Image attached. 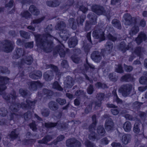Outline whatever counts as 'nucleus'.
<instances>
[{
  "mask_svg": "<svg viewBox=\"0 0 147 147\" xmlns=\"http://www.w3.org/2000/svg\"><path fill=\"white\" fill-rule=\"evenodd\" d=\"M53 28L52 25L51 24L45 28V34L44 35L37 34L35 36L38 46L47 53L51 52L53 47V43L51 40L53 36L50 35Z\"/></svg>",
  "mask_w": 147,
  "mask_h": 147,
  "instance_id": "obj_1",
  "label": "nucleus"
},
{
  "mask_svg": "<svg viewBox=\"0 0 147 147\" xmlns=\"http://www.w3.org/2000/svg\"><path fill=\"white\" fill-rule=\"evenodd\" d=\"M27 104L22 102L21 104L17 103L15 105H11L9 107V109L12 112H17L18 111L19 108H22L23 109H30L34 108L35 103L36 102V100H34L33 101H31L29 99H27L26 100Z\"/></svg>",
  "mask_w": 147,
  "mask_h": 147,
  "instance_id": "obj_2",
  "label": "nucleus"
},
{
  "mask_svg": "<svg viewBox=\"0 0 147 147\" xmlns=\"http://www.w3.org/2000/svg\"><path fill=\"white\" fill-rule=\"evenodd\" d=\"M14 47V42L9 40H4L0 43V49L7 53L12 51Z\"/></svg>",
  "mask_w": 147,
  "mask_h": 147,
  "instance_id": "obj_3",
  "label": "nucleus"
},
{
  "mask_svg": "<svg viewBox=\"0 0 147 147\" xmlns=\"http://www.w3.org/2000/svg\"><path fill=\"white\" fill-rule=\"evenodd\" d=\"M92 119L93 123L90 125L88 127L89 131L90 133L89 135L88 138L90 140L94 141L96 139L95 131L96 122V116L95 115L92 116Z\"/></svg>",
  "mask_w": 147,
  "mask_h": 147,
  "instance_id": "obj_4",
  "label": "nucleus"
},
{
  "mask_svg": "<svg viewBox=\"0 0 147 147\" xmlns=\"http://www.w3.org/2000/svg\"><path fill=\"white\" fill-rule=\"evenodd\" d=\"M92 11L97 14L100 15H103L107 17L109 16L110 12L107 9H105L102 6L95 5L92 7Z\"/></svg>",
  "mask_w": 147,
  "mask_h": 147,
  "instance_id": "obj_5",
  "label": "nucleus"
},
{
  "mask_svg": "<svg viewBox=\"0 0 147 147\" xmlns=\"http://www.w3.org/2000/svg\"><path fill=\"white\" fill-rule=\"evenodd\" d=\"M136 20V17H132L130 14L126 13L124 14L122 21L125 25L130 26L132 24H135L137 23Z\"/></svg>",
  "mask_w": 147,
  "mask_h": 147,
  "instance_id": "obj_6",
  "label": "nucleus"
},
{
  "mask_svg": "<svg viewBox=\"0 0 147 147\" xmlns=\"http://www.w3.org/2000/svg\"><path fill=\"white\" fill-rule=\"evenodd\" d=\"M87 17L89 19L90 22L87 21L85 23L84 31H87L90 30L91 28V23L95 24L96 19V16L93 13H90L87 16Z\"/></svg>",
  "mask_w": 147,
  "mask_h": 147,
  "instance_id": "obj_7",
  "label": "nucleus"
},
{
  "mask_svg": "<svg viewBox=\"0 0 147 147\" xmlns=\"http://www.w3.org/2000/svg\"><path fill=\"white\" fill-rule=\"evenodd\" d=\"M132 88V86L131 84H127L122 85L119 90L123 96L127 97L131 93Z\"/></svg>",
  "mask_w": 147,
  "mask_h": 147,
  "instance_id": "obj_8",
  "label": "nucleus"
},
{
  "mask_svg": "<svg viewBox=\"0 0 147 147\" xmlns=\"http://www.w3.org/2000/svg\"><path fill=\"white\" fill-rule=\"evenodd\" d=\"M54 138L53 136L47 135L45 136L42 140L38 141V142L39 144H44L48 145H51L53 144L56 145V141L54 140L52 142L48 144V142L50 141L52 139Z\"/></svg>",
  "mask_w": 147,
  "mask_h": 147,
  "instance_id": "obj_9",
  "label": "nucleus"
},
{
  "mask_svg": "<svg viewBox=\"0 0 147 147\" xmlns=\"http://www.w3.org/2000/svg\"><path fill=\"white\" fill-rule=\"evenodd\" d=\"M27 84L28 89L31 91H36L37 90L38 86L41 88L43 86V84L39 81L29 82Z\"/></svg>",
  "mask_w": 147,
  "mask_h": 147,
  "instance_id": "obj_10",
  "label": "nucleus"
},
{
  "mask_svg": "<svg viewBox=\"0 0 147 147\" xmlns=\"http://www.w3.org/2000/svg\"><path fill=\"white\" fill-rule=\"evenodd\" d=\"M11 96L10 95L7 94H4L2 96L3 98L6 100L9 101L10 103H12L10 107L12 105H13L14 104L15 105L17 103L13 102L15 100L17 97L16 93L15 91H13L10 94Z\"/></svg>",
  "mask_w": 147,
  "mask_h": 147,
  "instance_id": "obj_11",
  "label": "nucleus"
},
{
  "mask_svg": "<svg viewBox=\"0 0 147 147\" xmlns=\"http://www.w3.org/2000/svg\"><path fill=\"white\" fill-rule=\"evenodd\" d=\"M66 146L68 147H81V143L74 138L67 140L66 141Z\"/></svg>",
  "mask_w": 147,
  "mask_h": 147,
  "instance_id": "obj_12",
  "label": "nucleus"
},
{
  "mask_svg": "<svg viewBox=\"0 0 147 147\" xmlns=\"http://www.w3.org/2000/svg\"><path fill=\"white\" fill-rule=\"evenodd\" d=\"M103 55V54L98 51H95L93 52L91 54V57L92 59L96 63L99 62L101 59L102 56Z\"/></svg>",
  "mask_w": 147,
  "mask_h": 147,
  "instance_id": "obj_13",
  "label": "nucleus"
},
{
  "mask_svg": "<svg viewBox=\"0 0 147 147\" xmlns=\"http://www.w3.org/2000/svg\"><path fill=\"white\" fill-rule=\"evenodd\" d=\"M105 29L102 28L101 29H98L95 30L93 32V36L96 38H105L104 31Z\"/></svg>",
  "mask_w": 147,
  "mask_h": 147,
  "instance_id": "obj_14",
  "label": "nucleus"
},
{
  "mask_svg": "<svg viewBox=\"0 0 147 147\" xmlns=\"http://www.w3.org/2000/svg\"><path fill=\"white\" fill-rule=\"evenodd\" d=\"M10 79L6 77H0V91L5 90L7 87L5 84L8 83Z\"/></svg>",
  "mask_w": 147,
  "mask_h": 147,
  "instance_id": "obj_15",
  "label": "nucleus"
},
{
  "mask_svg": "<svg viewBox=\"0 0 147 147\" xmlns=\"http://www.w3.org/2000/svg\"><path fill=\"white\" fill-rule=\"evenodd\" d=\"M74 81L73 78L69 76H67L64 82L65 88H71L74 85Z\"/></svg>",
  "mask_w": 147,
  "mask_h": 147,
  "instance_id": "obj_16",
  "label": "nucleus"
},
{
  "mask_svg": "<svg viewBox=\"0 0 147 147\" xmlns=\"http://www.w3.org/2000/svg\"><path fill=\"white\" fill-rule=\"evenodd\" d=\"M119 49L124 53L128 50L132 49V46L131 43H129L128 45H126L125 42L124 41L121 42L118 46Z\"/></svg>",
  "mask_w": 147,
  "mask_h": 147,
  "instance_id": "obj_17",
  "label": "nucleus"
},
{
  "mask_svg": "<svg viewBox=\"0 0 147 147\" xmlns=\"http://www.w3.org/2000/svg\"><path fill=\"white\" fill-rule=\"evenodd\" d=\"M24 55V51L22 48H17L14 52L13 58L18 59L20 58L22 55L23 56Z\"/></svg>",
  "mask_w": 147,
  "mask_h": 147,
  "instance_id": "obj_18",
  "label": "nucleus"
},
{
  "mask_svg": "<svg viewBox=\"0 0 147 147\" xmlns=\"http://www.w3.org/2000/svg\"><path fill=\"white\" fill-rule=\"evenodd\" d=\"M33 62V59L30 55L28 56L22 58L20 62L21 64H26L28 65H30Z\"/></svg>",
  "mask_w": 147,
  "mask_h": 147,
  "instance_id": "obj_19",
  "label": "nucleus"
},
{
  "mask_svg": "<svg viewBox=\"0 0 147 147\" xmlns=\"http://www.w3.org/2000/svg\"><path fill=\"white\" fill-rule=\"evenodd\" d=\"M147 40V37L146 35L144 32H141L138 35V36L136 38L135 41L138 44H140L143 40Z\"/></svg>",
  "mask_w": 147,
  "mask_h": 147,
  "instance_id": "obj_20",
  "label": "nucleus"
},
{
  "mask_svg": "<svg viewBox=\"0 0 147 147\" xmlns=\"http://www.w3.org/2000/svg\"><path fill=\"white\" fill-rule=\"evenodd\" d=\"M54 76L53 72L51 70L47 71L43 74L45 80L47 81H49L52 80Z\"/></svg>",
  "mask_w": 147,
  "mask_h": 147,
  "instance_id": "obj_21",
  "label": "nucleus"
},
{
  "mask_svg": "<svg viewBox=\"0 0 147 147\" xmlns=\"http://www.w3.org/2000/svg\"><path fill=\"white\" fill-rule=\"evenodd\" d=\"M114 123L112 120L110 118L107 119L105 121V127L106 129L108 131L111 130L113 129Z\"/></svg>",
  "mask_w": 147,
  "mask_h": 147,
  "instance_id": "obj_22",
  "label": "nucleus"
},
{
  "mask_svg": "<svg viewBox=\"0 0 147 147\" xmlns=\"http://www.w3.org/2000/svg\"><path fill=\"white\" fill-rule=\"evenodd\" d=\"M145 51V49L143 48L140 47H138L135 49L133 53V54H135L140 57H141L143 53Z\"/></svg>",
  "mask_w": 147,
  "mask_h": 147,
  "instance_id": "obj_23",
  "label": "nucleus"
},
{
  "mask_svg": "<svg viewBox=\"0 0 147 147\" xmlns=\"http://www.w3.org/2000/svg\"><path fill=\"white\" fill-rule=\"evenodd\" d=\"M59 42L61 44V46L58 45L57 46L55 49L57 50V52L59 53L61 57H64L65 54V52L63 48V47H64V46L63 44L61 43L60 41Z\"/></svg>",
  "mask_w": 147,
  "mask_h": 147,
  "instance_id": "obj_24",
  "label": "nucleus"
},
{
  "mask_svg": "<svg viewBox=\"0 0 147 147\" xmlns=\"http://www.w3.org/2000/svg\"><path fill=\"white\" fill-rule=\"evenodd\" d=\"M78 40L76 37L69 38L68 41V45L70 48L74 47L78 44Z\"/></svg>",
  "mask_w": 147,
  "mask_h": 147,
  "instance_id": "obj_25",
  "label": "nucleus"
},
{
  "mask_svg": "<svg viewBox=\"0 0 147 147\" xmlns=\"http://www.w3.org/2000/svg\"><path fill=\"white\" fill-rule=\"evenodd\" d=\"M131 136L130 134H126L123 135L122 138V143L125 145L127 144L131 140Z\"/></svg>",
  "mask_w": 147,
  "mask_h": 147,
  "instance_id": "obj_26",
  "label": "nucleus"
},
{
  "mask_svg": "<svg viewBox=\"0 0 147 147\" xmlns=\"http://www.w3.org/2000/svg\"><path fill=\"white\" fill-rule=\"evenodd\" d=\"M105 52L107 53H110L112 51L113 48V43L110 41L107 42L105 45Z\"/></svg>",
  "mask_w": 147,
  "mask_h": 147,
  "instance_id": "obj_27",
  "label": "nucleus"
},
{
  "mask_svg": "<svg viewBox=\"0 0 147 147\" xmlns=\"http://www.w3.org/2000/svg\"><path fill=\"white\" fill-rule=\"evenodd\" d=\"M107 106L110 108H113L111 110L112 113L114 115H116L118 114L119 112V110L117 109H115L117 108V107L112 104H107Z\"/></svg>",
  "mask_w": 147,
  "mask_h": 147,
  "instance_id": "obj_28",
  "label": "nucleus"
},
{
  "mask_svg": "<svg viewBox=\"0 0 147 147\" xmlns=\"http://www.w3.org/2000/svg\"><path fill=\"white\" fill-rule=\"evenodd\" d=\"M68 31L64 28L63 30L61 31L60 33V37L63 40L65 41L68 38Z\"/></svg>",
  "mask_w": 147,
  "mask_h": 147,
  "instance_id": "obj_29",
  "label": "nucleus"
},
{
  "mask_svg": "<svg viewBox=\"0 0 147 147\" xmlns=\"http://www.w3.org/2000/svg\"><path fill=\"white\" fill-rule=\"evenodd\" d=\"M18 129H13V131H11V133L8 135V136L9 138L11 139V140H13L15 139L18 136L19 133L17 131Z\"/></svg>",
  "mask_w": 147,
  "mask_h": 147,
  "instance_id": "obj_30",
  "label": "nucleus"
},
{
  "mask_svg": "<svg viewBox=\"0 0 147 147\" xmlns=\"http://www.w3.org/2000/svg\"><path fill=\"white\" fill-rule=\"evenodd\" d=\"M48 107L52 111L56 110L58 109L57 104L54 101H51L48 103Z\"/></svg>",
  "mask_w": 147,
  "mask_h": 147,
  "instance_id": "obj_31",
  "label": "nucleus"
},
{
  "mask_svg": "<svg viewBox=\"0 0 147 147\" xmlns=\"http://www.w3.org/2000/svg\"><path fill=\"white\" fill-rule=\"evenodd\" d=\"M29 10L34 15L37 16L40 13L39 9L34 5H32L29 7Z\"/></svg>",
  "mask_w": 147,
  "mask_h": 147,
  "instance_id": "obj_32",
  "label": "nucleus"
},
{
  "mask_svg": "<svg viewBox=\"0 0 147 147\" xmlns=\"http://www.w3.org/2000/svg\"><path fill=\"white\" fill-rule=\"evenodd\" d=\"M68 25L73 30L77 28V23L75 20L73 18H70L68 20Z\"/></svg>",
  "mask_w": 147,
  "mask_h": 147,
  "instance_id": "obj_33",
  "label": "nucleus"
},
{
  "mask_svg": "<svg viewBox=\"0 0 147 147\" xmlns=\"http://www.w3.org/2000/svg\"><path fill=\"white\" fill-rule=\"evenodd\" d=\"M47 5L51 7H55L58 6L60 4V2L57 0L49 1L47 2Z\"/></svg>",
  "mask_w": 147,
  "mask_h": 147,
  "instance_id": "obj_34",
  "label": "nucleus"
},
{
  "mask_svg": "<svg viewBox=\"0 0 147 147\" xmlns=\"http://www.w3.org/2000/svg\"><path fill=\"white\" fill-rule=\"evenodd\" d=\"M66 24L63 21H59L55 26V29L57 30H61L65 28Z\"/></svg>",
  "mask_w": 147,
  "mask_h": 147,
  "instance_id": "obj_35",
  "label": "nucleus"
},
{
  "mask_svg": "<svg viewBox=\"0 0 147 147\" xmlns=\"http://www.w3.org/2000/svg\"><path fill=\"white\" fill-rule=\"evenodd\" d=\"M112 24L113 26L119 29H121V26L120 21L117 19H114L112 21Z\"/></svg>",
  "mask_w": 147,
  "mask_h": 147,
  "instance_id": "obj_36",
  "label": "nucleus"
},
{
  "mask_svg": "<svg viewBox=\"0 0 147 147\" xmlns=\"http://www.w3.org/2000/svg\"><path fill=\"white\" fill-rule=\"evenodd\" d=\"M123 128L125 131H130L131 128V125L130 122L128 121L125 122L123 124Z\"/></svg>",
  "mask_w": 147,
  "mask_h": 147,
  "instance_id": "obj_37",
  "label": "nucleus"
},
{
  "mask_svg": "<svg viewBox=\"0 0 147 147\" xmlns=\"http://www.w3.org/2000/svg\"><path fill=\"white\" fill-rule=\"evenodd\" d=\"M37 73L38 75H36L34 72L30 73L29 75V77L30 78L34 80H36L40 78L42 76V72L41 71H38Z\"/></svg>",
  "mask_w": 147,
  "mask_h": 147,
  "instance_id": "obj_38",
  "label": "nucleus"
},
{
  "mask_svg": "<svg viewBox=\"0 0 147 147\" xmlns=\"http://www.w3.org/2000/svg\"><path fill=\"white\" fill-rule=\"evenodd\" d=\"M131 79L132 77L131 74H127L122 76L120 80L122 82H128L131 81Z\"/></svg>",
  "mask_w": 147,
  "mask_h": 147,
  "instance_id": "obj_39",
  "label": "nucleus"
},
{
  "mask_svg": "<svg viewBox=\"0 0 147 147\" xmlns=\"http://www.w3.org/2000/svg\"><path fill=\"white\" fill-rule=\"evenodd\" d=\"M97 131L98 134L101 136H104L105 133V130L102 125H100L98 126Z\"/></svg>",
  "mask_w": 147,
  "mask_h": 147,
  "instance_id": "obj_40",
  "label": "nucleus"
},
{
  "mask_svg": "<svg viewBox=\"0 0 147 147\" xmlns=\"http://www.w3.org/2000/svg\"><path fill=\"white\" fill-rule=\"evenodd\" d=\"M139 31V27L138 26L135 25L132 28L129 32V34L131 36L133 35L136 34Z\"/></svg>",
  "mask_w": 147,
  "mask_h": 147,
  "instance_id": "obj_41",
  "label": "nucleus"
},
{
  "mask_svg": "<svg viewBox=\"0 0 147 147\" xmlns=\"http://www.w3.org/2000/svg\"><path fill=\"white\" fill-rule=\"evenodd\" d=\"M145 76L141 77L139 79V82L141 84H147V71L145 74Z\"/></svg>",
  "mask_w": 147,
  "mask_h": 147,
  "instance_id": "obj_42",
  "label": "nucleus"
},
{
  "mask_svg": "<svg viewBox=\"0 0 147 147\" xmlns=\"http://www.w3.org/2000/svg\"><path fill=\"white\" fill-rule=\"evenodd\" d=\"M53 88L60 91H62L63 90V88L60 86L57 81L54 82L53 84Z\"/></svg>",
  "mask_w": 147,
  "mask_h": 147,
  "instance_id": "obj_43",
  "label": "nucleus"
},
{
  "mask_svg": "<svg viewBox=\"0 0 147 147\" xmlns=\"http://www.w3.org/2000/svg\"><path fill=\"white\" fill-rule=\"evenodd\" d=\"M21 36L25 38L28 39L29 38L30 34L28 32L23 30H21L20 32Z\"/></svg>",
  "mask_w": 147,
  "mask_h": 147,
  "instance_id": "obj_44",
  "label": "nucleus"
},
{
  "mask_svg": "<svg viewBox=\"0 0 147 147\" xmlns=\"http://www.w3.org/2000/svg\"><path fill=\"white\" fill-rule=\"evenodd\" d=\"M71 57L73 61L76 63H78L81 61L80 58L78 56V55H74Z\"/></svg>",
  "mask_w": 147,
  "mask_h": 147,
  "instance_id": "obj_45",
  "label": "nucleus"
},
{
  "mask_svg": "<svg viewBox=\"0 0 147 147\" xmlns=\"http://www.w3.org/2000/svg\"><path fill=\"white\" fill-rule=\"evenodd\" d=\"M85 17L84 16H81L77 18L76 20L78 24L83 25V23L84 21Z\"/></svg>",
  "mask_w": 147,
  "mask_h": 147,
  "instance_id": "obj_46",
  "label": "nucleus"
},
{
  "mask_svg": "<svg viewBox=\"0 0 147 147\" xmlns=\"http://www.w3.org/2000/svg\"><path fill=\"white\" fill-rule=\"evenodd\" d=\"M21 14L23 17L26 19L30 18L31 15L27 11H24L21 13Z\"/></svg>",
  "mask_w": 147,
  "mask_h": 147,
  "instance_id": "obj_47",
  "label": "nucleus"
},
{
  "mask_svg": "<svg viewBox=\"0 0 147 147\" xmlns=\"http://www.w3.org/2000/svg\"><path fill=\"white\" fill-rule=\"evenodd\" d=\"M84 66L85 69L86 70H87L89 68L91 69L92 71H93L95 69L94 66L91 64L89 63L87 61L86 64H85Z\"/></svg>",
  "mask_w": 147,
  "mask_h": 147,
  "instance_id": "obj_48",
  "label": "nucleus"
},
{
  "mask_svg": "<svg viewBox=\"0 0 147 147\" xmlns=\"http://www.w3.org/2000/svg\"><path fill=\"white\" fill-rule=\"evenodd\" d=\"M109 78L110 80L113 82L116 81L117 79L115 73H110L109 75Z\"/></svg>",
  "mask_w": 147,
  "mask_h": 147,
  "instance_id": "obj_49",
  "label": "nucleus"
},
{
  "mask_svg": "<svg viewBox=\"0 0 147 147\" xmlns=\"http://www.w3.org/2000/svg\"><path fill=\"white\" fill-rule=\"evenodd\" d=\"M50 111L49 109L46 108H44L41 111L42 115L45 117H47L49 115Z\"/></svg>",
  "mask_w": 147,
  "mask_h": 147,
  "instance_id": "obj_50",
  "label": "nucleus"
},
{
  "mask_svg": "<svg viewBox=\"0 0 147 147\" xmlns=\"http://www.w3.org/2000/svg\"><path fill=\"white\" fill-rule=\"evenodd\" d=\"M95 86L98 88H101L103 89L108 88L107 85L104 83H102L100 82H97L95 84Z\"/></svg>",
  "mask_w": 147,
  "mask_h": 147,
  "instance_id": "obj_51",
  "label": "nucleus"
},
{
  "mask_svg": "<svg viewBox=\"0 0 147 147\" xmlns=\"http://www.w3.org/2000/svg\"><path fill=\"white\" fill-rule=\"evenodd\" d=\"M57 123L52 122L45 123V126L48 128L53 127L56 126Z\"/></svg>",
  "mask_w": 147,
  "mask_h": 147,
  "instance_id": "obj_52",
  "label": "nucleus"
},
{
  "mask_svg": "<svg viewBox=\"0 0 147 147\" xmlns=\"http://www.w3.org/2000/svg\"><path fill=\"white\" fill-rule=\"evenodd\" d=\"M133 129L135 133L138 134L140 132V129L139 128V123H136L135 124Z\"/></svg>",
  "mask_w": 147,
  "mask_h": 147,
  "instance_id": "obj_53",
  "label": "nucleus"
},
{
  "mask_svg": "<svg viewBox=\"0 0 147 147\" xmlns=\"http://www.w3.org/2000/svg\"><path fill=\"white\" fill-rule=\"evenodd\" d=\"M32 116V113L30 111H28L26 113H24V117L25 119L26 120H28L30 119Z\"/></svg>",
  "mask_w": 147,
  "mask_h": 147,
  "instance_id": "obj_54",
  "label": "nucleus"
},
{
  "mask_svg": "<svg viewBox=\"0 0 147 147\" xmlns=\"http://www.w3.org/2000/svg\"><path fill=\"white\" fill-rule=\"evenodd\" d=\"M56 101L61 105L65 104L66 102L65 99L63 98H58L56 99Z\"/></svg>",
  "mask_w": 147,
  "mask_h": 147,
  "instance_id": "obj_55",
  "label": "nucleus"
},
{
  "mask_svg": "<svg viewBox=\"0 0 147 147\" xmlns=\"http://www.w3.org/2000/svg\"><path fill=\"white\" fill-rule=\"evenodd\" d=\"M43 93L44 94L46 95L47 96H50L53 94V92L52 91L46 89H43Z\"/></svg>",
  "mask_w": 147,
  "mask_h": 147,
  "instance_id": "obj_56",
  "label": "nucleus"
},
{
  "mask_svg": "<svg viewBox=\"0 0 147 147\" xmlns=\"http://www.w3.org/2000/svg\"><path fill=\"white\" fill-rule=\"evenodd\" d=\"M7 111V109L5 108H3L1 109L0 110V117H5L6 116Z\"/></svg>",
  "mask_w": 147,
  "mask_h": 147,
  "instance_id": "obj_57",
  "label": "nucleus"
},
{
  "mask_svg": "<svg viewBox=\"0 0 147 147\" xmlns=\"http://www.w3.org/2000/svg\"><path fill=\"white\" fill-rule=\"evenodd\" d=\"M75 7L79 8V9L82 11L83 13L86 12L87 11V8L83 6H80L78 4L74 5Z\"/></svg>",
  "mask_w": 147,
  "mask_h": 147,
  "instance_id": "obj_58",
  "label": "nucleus"
},
{
  "mask_svg": "<svg viewBox=\"0 0 147 147\" xmlns=\"http://www.w3.org/2000/svg\"><path fill=\"white\" fill-rule=\"evenodd\" d=\"M87 91L88 94H92L94 91L93 86L92 84L90 85L87 88Z\"/></svg>",
  "mask_w": 147,
  "mask_h": 147,
  "instance_id": "obj_59",
  "label": "nucleus"
},
{
  "mask_svg": "<svg viewBox=\"0 0 147 147\" xmlns=\"http://www.w3.org/2000/svg\"><path fill=\"white\" fill-rule=\"evenodd\" d=\"M45 18V17L43 16L40 18L33 20L31 23L33 24L39 23L43 20Z\"/></svg>",
  "mask_w": 147,
  "mask_h": 147,
  "instance_id": "obj_60",
  "label": "nucleus"
},
{
  "mask_svg": "<svg viewBox=\"0 0 147 147\" xmlns=\"http://www.w3.org/2000/svg\"><path fill=\"white\" fill-rule=\"evenodd\" d=\"M115 71L118 73H122L123 72L122 67L121 65H118L115 68Z\"/></svg>",
  "mask_w": 147,
  "mask_h": 147,
  "instance_id": "obj_61",
  "label": "nucleus"
},
{
  "mask_svg": "<svg viewBox=\"0 0 147 147\" xmlns=\"http://www.w3.org/2000/svg\"><path fill=\"white\" fill-rule=\"evenodd\" d=\"M29 126L33 131H36L37 130L36 125L35 121H33L32 123H30Z\"/></svg>",
  "mask_w": 147,
  "mask_h": 147,
  "instance_id": "obj_62",
  "label": "nucleus"
},
{
  "mask_svg": "<svg viewBox=\"0 0 147 147\" xmlns=\"http://www.w3.org/2000/svg\"><path fill=\"white\" fill-rule=\"evenodd\" d=\"M0 72L3 73L9 74L10 73V71L6 67H0Z\"/></svg>",
  "mask_w": 147,
  "mask_h": 147,
  "instance_id": "obj_63",
  "label": "nucleus"
},
{
  "mask_svg": "<svg viewBox=\"0 0 147 147\" xmlns=\"http://www.w3.org/2000/svg\"><path fill=\"white\" fill-rule=\"evenodd\" d=\"M142 105V103L137 101H136L133 103L132 106L135 109H138Z\"/></svg>",
  "mask_w": 147,
  "mask_h": 147,
  "instance_id": "obj_64",
  "label": "nucleus"
}]
</instances>
